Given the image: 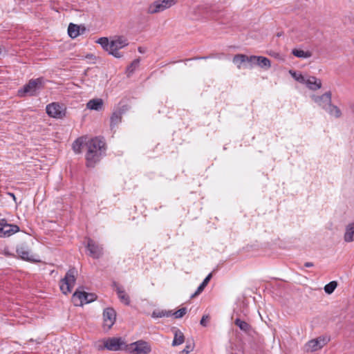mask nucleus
<instances>
[{"instance_id":"4468645a","label":"nucleus","mask_w":354,"mask_h":354,"mask_svg":"<svg viewBox=\"0 0 354 354\" xmlns=\"http://www.w3.org/2000/svg\"><path fill=\"white\" fill-rule=\"evenodd\" d=\"M249 64L251 66L257 65L266 70L268 69L271 66L270 60L263 56H255L252 55L249 57Z\"/></svg>"},{"instance_id":"6ab92c4d","label":"nucleus","mask_w":354,"mask_h":354,"mask_svg":"<svg viewBox=\"0 0 354 354\" xmlns=\"http://www.w3.org/2000/svg\"><path fill=\"white\" fill-rule=\"evenodd\" d=\"M234 324L238 326L241 330L243 331L244 333L250 335V333L252 330V327L250 324L247 323L246 322L241 319L240 318H236L234 320Z\"/></svg>"},{"instance_id":"39448f33","label":"nucleus","mask_w":354,"mask_h":354,"mask_svg":"<svg viewBox=\"0 0 354 354\" xmlns=\"http://www.w3.org/2000/svg\"><path fill=\"white\" fill-rule=\"evenodd\" d=\"M95 293L86 292L77 289L72 296V300L75 306H82L84 304H90L97 299Z\"/></svg>"},{"instance_id":"f704fd0d","label":"nucleus","mask_w":354,"mask_h":354,"mask_svg":"<svg viewBox=\"0 0 354 354\" xmlns=\"http://www.w3.org/2000/svg\"><path fill=\"white\" fill-rule=\"evenodd\" d=\"M187 308L183 307L177 311L172 313V316H174L176 319L182 318L187 313Z\"/></svg>"},{"instance_id":"7c9ffc66","label":"nucleus","mask_w":354,"mask_h":354,"mask_svg":"<svg viewBox=\"0 0 354 354\" xmlns=\"http://www.w3.org/2000/svg\"><path fill=\"white\" fill-rule=\"evenodd\" d=\"M337 286V282L336 281H332L325 285L324 291L326 293L330 295L332 294Z\"/></svg>"},{"instance_id":"58836bf2","label":"nucleus","mask_w":354,"mask_h":354,"mask_svg":"<svg viewBox=\"0 0 354 354\" xmlns=\"http://www.w3.org/2000/svg\"><path fill=\"white\" fill-rule=\"evenodd\" d=\"M212 277V273H209V274H207V276L204 279L203 281L202 282L203 283H205V286H207V285L208 284V283L209 282V281L211 280Z\"/></svg>"},{"instance_id":"2eb2a0df","label":"nucleus","mask_w":354,"mask_h":354,"mask_svg":"<svg viewBox=\"0 0 354 354\" xmlns=\"http://www.w3.org/2000/svg\"><path fill=\"white\" fill-rule=\"evenodd\" d=\"M331 92L328 91L322 95H313L312 99L319 106H322L323 109H326L327 106H329L331 104Z\"/></svg>"},{"instance_id":"ddd939ff","label":"nucleus","mask_w":354,"mask_h":354,"mask_svg":"<svg viewBox=\"0 0 354 354\" xmlns=\"http://www.w3.org/2000/svg\"><path fill=\"white\" fill-rule=\"evenodd\" d=\"M134 346L133 350L131 351L133 354H148L151 351L150 344L144 340H138L130 344Z\"/></svg>"},{"instance_id":"f8f14e48","label":"nucleus","mask_w":354,"mask_h":354,"mask_svg":"<svg viewBox=\"0 0 354 354\" xmlns=\"http://www.w3.org/2000/svg\"><path fill=\"white\" fill-rule=\"evenodd\" d=\"M16 252L18 256L23 260L30 262H37L38 261L35 259L33 255L30 254V249L26 243H21L17 245Z\"/></svg>"},{"instance_id":"20e7f679","label":"nucleus","mask_w":354,"mask_h":354,"mask_svg":"<svg viewBox=\"0 0 354 354\" xmlns=\"http://www.w3.org/2000/svg\"><path fill=\"white\" fill-rule=\"evenodd\" d=\"M77 271L75 268H70L65 274V277L59 281V288L63 294L67 295L71 292L76 281Z\"/></svg>"},{"instance_id":"aec40b11","label":"nucleus","mask_w":354,"mask_h":354,"mask_svg":"<svg viewBox=\"0 0 354 354\" xmlns=\"http://www.w3.org/2000/svg\"><path fill=\"white\" fill-rule=\"evenodd\" d=\"M174 337L172 342L171 345L173 346H176L182 344L185 342V336L183 333L176 328L173 329Z\"/></svg>"},{"instance_id":"4c0bfd02","label":"nucleus","mask_w":354,"mask_h":354,"mask_svg":"<svg viewBox=\"0 0 354 354\" xmlns=\"http://www.w3.org/2000/svg\"><path fill=\"white\" fill-rule=\"evenodd\" d=\"M209 319V315H203L200 322L201 325H202L203 326H206L207 321H208Z\"/></svg>"},{"instance_id":"c756f323","label":"nucleus","mask_w":354,"mask_h":354,"mask_svg":"<svg viewBox=\"0 0 354 354\" xmlns=\"http://www.w3.org/2000/svg\"><path fill=\"white\" fill-rule=\"evenodd\" d=\"M122 115L120 113H118L116 111H113L111 118H110V125L111 127L116 126L122 121Z\"/></svg>"},{"instance_id":"412c9836","label":"nucleus","mask_w":354,"mask_h":354,"mask_svg":"<svg viewBox=\"0 0 354 354\" xmlns=\"http://www.w3.org/2000/svg\"><path fill=\"white\" fill-rule=\"evenodd\" d=\"M86 142L87 141L86 138L80 137L73 142L72 148L76 153H80L82 152V147L86 146Z\"/></svg>"},{"instance_id":"c85d7f7f","label":"nucleus","mask_w":354,"mask_h":354,"mask_svg":"<svg viewBox=\"0 0 354 354\" xmlns=\"http://www.w3.org/2000/svg\"><path fill=\"white\" fill-rule=\"evenodd\" d=\"M292 53L294 56L299 58H309L312 56V53L310 51H304L301 49L294 48L292 50Z\"/></svg>"},{"instance_id":"f03ea898","label":"nucleus","mask_w":354,"mask_h":354,"mask_svg":"<svg viewBox=\"0 0 354 354\" xmlns=\"http://www.w3.org/2000/svg\"><path fill=\"white\" fill-rule=\"evenodd\" d=\"M44 86V79L43 77L31 79L23 88L18 91V94L21 97L25 95L35 96L37 95V91L43 88Z\"/></svg>"},{"instance_id":"a18cd8bd","label":"nucleus","mask_w":354,"mask_h":354,"mask_svg":"<svg viewBox=\"0 0 354 354\" xmlns=\"http://www.w3.org/2000/svg\"><path fill=\"white\" fill-rule=\"evenodd\" d=\"M271 55H273V56H276L277 54H276V53H272V54H271Z\"/></svg>"},{"instance_id":"c9c22d12","label":"nucleus","mask_w":354,"mask_h":354,"mask_svg":"<svg viewBox=\"0 0 354 354\" xmlns=\"http://www.w3.org/2000/svg\"><path fill=\"white\" fill-rule=\"evenodd\" d=\"M205 287H206L205 284L201 283L200 284V286L198 287V288L196 290V292L194 294L192 295L191 298H194V297H196L197 295H198L200 293H201L203 291V290L205 289Z\"/></svg>"},{"instance_id":"dca6fc26","label":"nucleus","mask_w":354,"mask_h":354,"mask_svg":"<svg viewBox=\"0 0 354 354\" xmlns=\"http://www.w3.org/2000/svg\"><path fill=\"white\" fill-rule=\"evenodd\" d=\"M326 344L325 338L318 337L308 342L305 345V348L308 352H313L322 348Z\"/></svg>"},{"instance_id":"a19ab883","label":"nucleus","mask_w":354,"mask_h":354,"mask_svg":"<svg viewBox=\"0 0 354 354\" xmlns=\"http://www.w3.org/2000/svg\"><path fill=\"white\" fill-rule=\"evenodd\" d=\"M207 57H194V58H192V59H207Z\"/></svg>"},{"instance_id":"0eeeda50","label":"nucleus","mask_w":354,"mask_h":354,"mask_svg":"<svg viewBox=\"0 0 354 354\" xmlns=\"http://www.w3.org/2000/svg\"><path fill=\"white\" fill-rule=\"evenodd\" d=\"M175 4V0H158L149 5L147 12L156 14L170 8Z\"/></svg>"},{"instance_id":"f3484780","label":"nucleus","mask_w":354,"mask_h":354,"mask_svg":"<svg viewBox=\"0 0 354 354\" xmlns=\"http://www.w3.org/2000/svg\"><path fill=\"white\" fill-rule=\"evenodd\" d=\"M304 84L312 91H317L322 87L321 80L315 76H310L308 79H306Z\"/></svg>"},{"instance_id":"9b49d317","label":"nucleus","mask_w":354,"mask_h":354,"mask_svg":"<svg viewBox=\"0 0 354 354\" xmlns=\"http://www.w3.org/2000/svg\"><path fill=\"white\" fill-rule=\"evenodd\" d=\"M116 319V312L113 308L109 307L103 311L104 327L109 330L115 324Z\"/></svg>"},{"instance_id":"e433bc0d","label":"nucleus","mask_w":354,"mask_h":354,"mask_svg":"<svg viewBox=\"0 0 354 354\" xmlns=\"http://www.w3.org/2000/svg\"><path fill=\"white\" fill-rule=\"evenodd\" d=\"M194 349V344H187L185 348L180 352V354H188Z\"/></svg>"},{"instance_id":"37998d69","label":"nucleus","mask_w":354,"mask_h":354,"mask_svg":"<svg viewBox=\"0 0 354 354\" xmlns=\"http://www.w3.org/2000/svg\"><path fill=\"white\" fill-rule=\"evenodd\" d=\"M9 194L11 196V198H13V199L15 201L16 198L14 194L9 193Z\"/></svg>"},{"instance_id":"9d476101","label":"nucleus","mask_w":354,"mask_h":354,"mask_svg":"<svg viewBox=\"0 0 354 354\" xmlns=\"http://www.w3.org/2000/svg\"><path fill=\"white\" fill-rule=\"evenodd\" d=\"M19 231V227L17 225L8 224L5 219L0 221V237L10 236Z\"/></svg>"},{"instance_id":"c03bdc74","label":"nucleus","mask_w":354,"mask_h":354,"mask_svg":"<svg viewBox=\"0 0 354 354\" xmlns=\"http://www.w3.org/2000/svg\"><path fill=\"white\" fill-rule=\"evenodd\" d=\"M34 342V341H33V339H30L29 340V342Z\"/></svg>"},{"instance_id":"6e6552de","label":"nucleus","mask_w":354,"mask_h":354,"mask_svg":"<svg viewBox=\"0 0 354 354\" xmlns=\"http://www.w3.org/2000/svg\"><path fill=\"white\" fill-rule=\"evenodd\" d=\"M86 247L89 252V256L93 259H100L103 255V248L90 238L87 239Z\"/></svg>"},{"instance_id":"4be33fe9","label":"nucleus","mask_w":354,"mask_h":354,"mask_svg":"<svg viewBox=\"0 0 354 354\" xmlns=\"http://www.w3.org/2000/svg\"><path fill=\"white\" fill-rule=\"evenodd\" d=\"M344 239L348 243L354 241V223H350L346 227Z\"/></svg>"},{"instance_id":"423d86ee","label":"nucleus","mask_w":354,"mask_h":354,"mask_svg":"<svg viewBox=\"0 0 354 354\" xmlns=\"http://www.w3.org/2000/svg\"><path fill=\"white\" fill-rule=\"evenodd\" d=\"M129 42L123 36H118L111 41V55L116 58H121L123 54L119 52V50L128 46Z\"/></svg>"},{"instance_id":"a878e982","label":"nucleus","mask_w":354,"mask_h":354,"mask_svg":"<svg viewBox=\"0 0 354 354\" xmlns=\"http://www.w3.org/2000/svg\"><path fill=\"white\" fill-rule=\"evenodd\" d=\"M172 316L171 310H155L151 313V317L153 318H161V317H169Z\"/></svg>"},{"instance_id":"1a4fd4ad","label":"nucleus","mask_w":354,"mask_h":354,"mask_svg":"<svg viewBox=\"0 0 354 354\" xmlns=\"http://www.w3.org/2000/svg\"><path fill=\"white\" fill-rule=\"evenodd\" d=\"M46 113L52 118L61 119L65 116V110L59 103L53 102L46 106Z\"/></svg>"},{"instance_id":"2f4dec72","label":"nucleus","mask_w":354,"mask_h":354,"mask_svg":"<svg viewBox=\"0 0 354 354\" xmlns=\"http://www.w3.org/2000/svg\"><path fill=\"white\" fill-rule=\"evenodd\" d=\"M140 58L134 59L129 66H128L127 68V72L128 73V75L132 74L135 70L138 67L140 64Z\"/></svg>"},{"instance_id":"79ce46f5","label":"nucleus","mask_w":354,"mask_h":354,"mask_svg":"<svg viewBox=\"0 0 354 354\" xmlns=\"http://www.w3.org/2000/svg\"><path fill=\"white\" fill-rule=\"evenodd\" d=\"M138 51L140 53H145V50H143V48L142 47H138Z\"/></svg>"},{"instance_id":"a211bd4d","label":"nucleus","mask_w":354,"mask_h":354,"mask_svg":"<svg viewBox=\"0 0 354 354\" xmlns=\"http://www.w3.org/2000/svg\"><path fill=\"white\" fill-rule=\"evenodd\" d=\"M103 100L101 98H95L89 100L86 104L88 109L94 111H100L102 109Z\"/></svg>"},{"instance_id":"393cba45","label":"nucleus","mask_w":354,"mask_h":354,"mask_svg":"<svg viewBox=\"0 0 354 354\" xmlns=\"http://www.w3.org/2000/svg\"><path fill=\"white\" fill-rule=\"evenodd\" d=\"M68 36L75 39L80 35V26L73 23L69 24L68 27Z\"/></svg>"},{"instance_id":"473e14b6","label":"nucleus","mask_w":354,"mask_h":354,"mask_svg":"<svg viewBox=\"0 0 354 354\" xmlns=\"http://www.w3.org/2000/svg\"><path fill=\"white\" fill-rule=\"evenodd\" d=\"M329 113L332 115H335V118H338L342 115L341 110L335 105L330 104L329 106Z\"/></svg>"},{"instance_id":"cd10ccee","label":"nucleus","mask_w":354,"mask_h":354,"mask_svg":"<svg viewBox=\"0 0 354 354\" xmlns=\"http://www.w3.org/2000/svg\"><path fill=\"white\" fill-rule=\"evenodd\" d=\"M129 109L130 106L124 100H121L114 110L118 113H120L122 116L123 114L126 113Z\"/></svg>"},{"instance_id":"f257e3e1","label":"nucleus","mask_w":354,"mask_h":354,"mask_svg":"<svg viewBox=\"0 0 354 354\" xmlns=\"http://www.w3.org/2000/svg\"><path fill=\"white\" fill-rule=\"evenodd\" d=\"M86 147L87 149L85 155L86 167L93 168L105 153L106 143L103 138L95 137L87 141Z\"/></svg>"},{"instance_id":"5701e85b","label":"nucleus","mask_w":354,"mask_h":354,"mask_svg":"<svg viewBox=\"0 0 354 354\" xmlns=\"http://www.w3.org/2000/svg\"><path fill=\"white\" fill-rule=\"evenodd\" d=\"M116 292L118 296V298L122 303L127 306L130 304V298L129 295L125 292V291L123 289H122L121 287H117Z\"/></svg>"},{"instance_id":"b1692460","label":"nucleus","mask_w":354,"mask_h":354,"mask_svg":"<svg viewBox=\"0 0 354 354\" xmlns=\"http://www.w3.org/2000/svg\"><path fill=\"white\" fill-rule=\"evenodd\" d=\"M249 57L243 54H237L234 55L233 57V63L236 64L238 68H241V65L243 63L248 62L249 63Z\"/></svg>"},{"instance_id":"72a5a7b5","label":"nucleus","mask_w":354,"mask_h":354,"mask_svg":"<svg viewBox=\"0 0 354 354\" xmlns=\"http://www.w3.org/2000/svg\"><path fill=\"white\" fill-rule=\"evenodd\" d=\"M290 74L295 80L301 84H304L306 78L302 74L298 73L294 71H290Z\"/></svg>"},{"instance_id":"ea45409f","label":"nucleus","mask_w":354,"mask_h":354,"mask_svg":"<svg viewBox=\"0 0 354 354\" xmlns=\"http://www.w3.org/2000/svg\"><path fill=\"white\" fill-rule=\"evenodd\" d=\"M313 266H314V264H313V263H312V262H306V263H304V266H305L306 268H310V267H313Z\"/></svg>"},{"instance_id":"7ed1b4c3","label":"nucleus","mask_w":354,"mask_h":354,"mask_svg":"<svg viewBox=\"0 0 354 354\" xmlns=\"http://www.w3.org/2000/svg\"><path fill=\"white\" fill-rule=\"evenodd\" d=\"M107 349L111 351H127L128 345L122 337H109L104 339L103 345L98 346V350Z\"/></svg>"},{"instance_id":"bb28decb","label":"nucleus","mask_w":354,"mask_h":354,"mask_svg":"<svg viewBox=\"0 0 354 354\" xmlns=\"http://www.w3.org/2000/svg\"><path fill=\"white\" fill-rule=\"evenodd\" d=\"M97 43L100 44L102 48L107 51L109 55H111V41H109L107 37H100L97 39Z\"/></svg>"}]
</instances>
